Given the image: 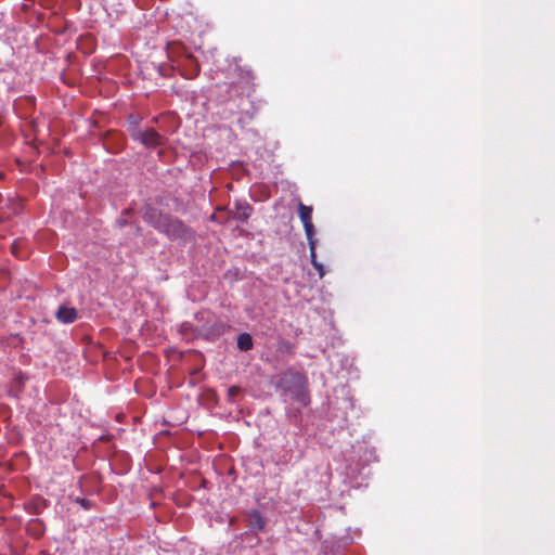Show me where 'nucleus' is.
Masks as SVG:
<instances>
[{
    "mask_svg": "<svg viewBox=\"0 0 555 555\" xmlns=\"http://www.w3.org/2000/svg\"><path fill=\"white\" fill-rule=\"evenodd\" d=\"M143 219L169 240L190 243L195 238V231L183 221L170 215H165L155 208H149Z\"/></svg>",
    "mask_w": 555,
    "mask_h": 555,
    "instance_id": "1",
    "label": "nucleus"
},
{
    "mask_svg": "<svg viewBox=\"0 0 555 555\" xmlns=\"http://www.w3.org/2000/svg\"><path fill=\"white\" fill-rule=\"evenodd\" d=\"M182 52L181 60H179V66L182 67V75L188 79H193L199 74V64L197 60L188 53L179 43H171L168 46V54L171 56L173 53Z\"/></svg>",
    "mask_w": 555,
    "mask_h": 555,
    "instance_id": "2",
    "label": "nucleus"
},
{
    "mask_svg": "<svg viewBox=\"0 0 555 555\" xmlns=\"http://www.w3.org/2000/svg\"><path fill=\"white\" fill-rule=\"evenodd\" d=\"M130 135L133 140L139 141L147 149H155L165 143V138L153 128L142 130L134 125L130 128Z\"/></svg>",
    "mask_w": 555,
    "mask_h": 555,
    "instance_id": "3",
    "label": "nucleus"
},
{
    "mask_svg": "<svg viewBox=\"0 0 555 555\" xmlns=\"http://www.w3.org/2000/svg\"><path fill=\"white\" fill-rule=\"evenodd\" d=\"M227 212V219H238L246 222L251 215L253 207L246 202L236 201L234 209L219 208L218 212Z\"/></svg>",
    "mask_w": 555,
    "mask_h": 555,
    "instance_id": "4",
    "label": "nucleus"
},
{
    "mask_svg": "<svg viewBox=\"0 0 555 555\" xmlns=\"http://www.w3.org/2000/svg\"><path fill=\"white\" fill-rule=\"evenodd\" d=\"M298 216L304 224L306 237L314 236V225L312 223V207L299 203Z\"/></svg>",
    "mask_w": 555,
    "mask_h": 555,
    "instance_id": "5",
    "label": "nucleus"
},
{
    "mask_svg": "<svg viewBox=\"0 0 555 555\" xmlns=\"http://www.w3.org/2000/svg\"><path fill=\"white\" fill-rule=\"evenodd\" d=\"M55 317L60 322L68 324L77 320L78 312L75 308L61 306L57 309Z\"/></svg>",
    "mask_w": 555,
    "mask_h": 555,
    "instance_id": "6",
    "label": "nucleus"
},
{
    "mask_svg": "<svg viewBox=\"0 0 555 555\" xmlns=\"http://www.w3.org/2000/svg\"><path fill=\"white\" fill-rule=\"evenodd\" d=\"M307 241H308V245H309V249H310L311 263H312L313 268L318 271L319 276L323 278L325 274V270H324L323 264L317 260V253H315L317 241H315L314 236L307 237Z\"/></svg>",
    "mask_w": 555,
    "mask_h": 555,
    "instance_id": "7",
    "label": "nucleus"
},
{
    "mask_svg": "<svg viewBox=\"0 0 555 555\" xmlns=\"http://www.w3.org/2000/svg\"><path fill=\"white\" fill-rule=\"evenodd\" d=\"M248 527L251 530L262 531L266 527V519L259 511H251L248 514Z\"/></svg>",
    "mask_w": 555,
    "mask_h": 555,
    "instance_id": "8",
    "label": "nucleus"
},
{
    "mask_svg": "<svg viewBox=\"0 0 555 555\" xmlns=\"http://www.w3.org/2000/svg\"><path fill=\"white\" fill-rule=\"evenodd\" d=\"M237 347L242 351H248L253 349L254 343L253 337L248 333H242L237 337Z\"/></svg>",
    "mask_w": 555,
    "mask_h": 555,
    "instance_id": "9",
    "label": "nucleus"
},
{
    "mask_svg": "<svg viewBox=\"0 0 555 555\" xmlns=\"http://www.w3.org/2000/svg\"><path fill=\"white\" fill-rule=\"evenodd\" d=\"M227 330V325L222 322H216L212 324L210 330L207 332V335H212L214 337L222 335Z\"/></svg>",
    "mask_w": 555,
    "mask_h": 555,
    "instance_id": "10",
    "label": "nucleus"
},
{
    "mask_svg": "<svg viewBox=\"0 0 555 555\" xmlns=\"http://www.w3.org/2000/svg\"><path fill=\"white\" fill-rule=\"evenodd\" d=\"M238 391H240V388L236 387V386H232V387L229 388V395L230 396H235V395L238 393Z\"/></svg>",
    "mask_w": 555,
    "mask_h": 555,
    "instance_id": "11",
    "label": "nucleus"
},
{
    "mask_svg": "<svg viewBox=\"0 0 555 555\" xmlns=\"http://www.w3.org/2000/svg\"><path fill=\"white\" fill-rule=\"evenodd\" d=\"M78 502L85 507V508H89L90 507V501L86 500V499H81V500H78Z\"/></svg>",
    "mask_w": 555,
    "mask_h": 555,
    "instance_id": "12",
    "label": "nucleus"
},
{
    "mask_svg": "<svg viewBox=\"0 0 555 555\" xmlns=\"http://www.w3.org/2000/svg\"><path fill=\"white\" fill-rule=\"evenodd\" d=\"M249 80H250V75L247 73V74H246V83H247V85H249ZM250 89H251V87H250V86H247V87H246V91H247V92H249V91H250Z\"/></svg>",
    "mask_w": 555,
    "mask_h": 555,
    "instance_id": "13",
    "label": "nucleus"
},
{
    "mask_svg": "<svg viewBox=\"0 0 555 555\" xmlns=\"http://www.w3.org/2000/svg\"><path fill=\"white\" fill-rule=\"evenodd\" d=\"M189 330H191V324H189V323H183V324H182V331H183V332H186V331H189Z\"/></svg>",
    "mask_w": 555,
    "mask_h": 555,
    "instance_id": "14",
    "label": "nucleus"
},
{
    "mask_svg": "<svg viewBox=\"0 0 555 555\" xmlns=\"http://www.w3.org/2000/svg\"><path fill=\"white\" fill-rule=\"evenodd\" d=\"M16 248H17V243L15 242V243L12 244V251L15 255H16Z\"/></svg>",
    "mask_w": 555,
    "mask_h": 555,
    "instance_id": "15",
    "label": "nucleus"
},
{
    "mask_svg": "<svg viewBox=\"0 0 555 555\" xmlns=\"http://www.w3.org/2000/svg\"><path fill=\"white\" fill-rule=\"evenodd\" d=\"M300 395L302 397L300 400L302 401L304 404H307L306 395L304 392H301Z\"/></svg>",
    "mask_w": 555,
    "mask_h": 555,
    "instance_id": "16",
    "label": "nucleus"
}]
</instances>
